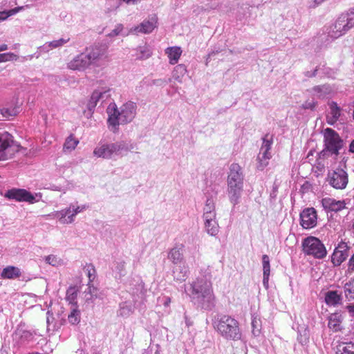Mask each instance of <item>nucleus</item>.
Returning <instances> with one entry per match:
<instances>
[{"mask_svg":"<svg viewBox=\"0 0 354 354\" xmlns=\"http://www.w3.org/2000/svg\"><path fill=\"white\" fill-rule=\"evenodd\" d=\"M136 104L133 102H128L120 107V111L117 109L115 103L110 104L107 108L109 114L108 122L114 130L120 124H127L133 120L136 114Z\"/></svg>","mask_w":354,"mask_h":354,"instance_id":"1","label":"nucleus"},{"mask_svg":"<svg viewBox=\"0 0 354 354\" xmlns=\"http://www.w3.org/2000/svg\"><path fill=\"white\" fill-rule=\"evenodd\" d=\"M243 187V176L241 167L237 163H232L227 176V192L230 201L237 204Z\"/></svg>","mask_w":354,"mask_h":354,"instance_id":"2","label":"nucleus"},{"mask_svg":"<svg viewBox=\"0 0 354 354\" xmlns=\"http://www.w3.org/2000/svg\"><path fill=\"white\" fill-rule=\"evenodd\" d=\"M214 327L227 339L238 340L241 339V333L239 322L230 316H222L215 322Z\"/></svg>","mask_w":354,"mask_h":354,"instance_id":"3","label":"nucleus"},{"mask_svg":"<svg viewBox=\"0 0 354 354\" xmlns=\"http://www.w3.org/2000/svg\"><path fill=\"white\" fill-rule=\"evenodd\" d=\"M19 151V145L7 131L0 132V160L12 158Z\"/></svg>","mask_w":354,"mask_h":354,"instance_id":"4","label":"nucleus"},{"mask_svg":"<svg viewBox=\"0 0 354 354\" xmlns=\"http://www.w3.org/2000/svg\"><path fill=\"white\" fill-rule=\"evenodd\" d=\"M302 248L305 254L316 259H323L327 254L324 245L315 236L304 239L302 241Z\"/></svg>","mask_w":354,"mask_h":354,"instance_id":"5","label":"nucleus"},{"mask_svg":"<svg viewBox=\"0 0 354 354\" xmlns=\"http://www.w3.org/2000/svg\"><path fill=\"white\" fill-rule=\"evenodd\" d=\"M192 293L197 295L198 297H201L208 302L212 301L215 299L212 281L205 278L197 279L193 283Z\"/></svg>","mask_w":354,"mask_h":354,"instance_id":"6","label":"nucleus"},{"mask_svg":"<svg viewBox=\"0 0 354 354\" xmlns=\"http://www.w3.org/2000/svg\"><path fill=\"white\" fill-rule=\"evenodd\" d=\"M326 181L335 189H344L348 183V175L346 170L338 167L328 171Z\"/></svg>","mask_w":354,"mask_h":354,"instance_id":"7","label":"nucleus"},{"mask_svg":"<svg viewBox=\"0 0 354 354\" xmlns=\"http://www.w3.org/2000/svg\"><path fill=\"white\" fill-rule=\"evenodd\" d=\"M324 142L326 149L335 155L338 154L339 150L342 147V140L339 134L330 128L324 130Z\"/></svg>","mask_w":354,"mask_h":354,"instance_id":"8","label":"nucleus"},{"mask_svg":"<svg viewBox=\"0 0 354 354\" xmlns=\"http://www.w3.org/2000/svg\"><path fill=\"white\" fill-rule=\"evenodd\" d=\"M272 144V137L266 134L263 138V144L260 149L259 154L257 157V168L263 170L269 163V160L272 156L270 152Z\"/></svg>","mask_w":354,"mask_h":354,"instance_id":"9","label":"nucleus"},{"mask_svg":"<svg viewBox=\"0 0 354 354\" xmlns=\"http://www.w3.org/2000/svg\"><path fill=\"white\" fill-rule=\"evenodd\" d=\"M353 22L352 19H348V15L342 14L335 21L333 30L330 32V36L333 38H337L345 34L353 26Z\"/></svg>","mask_w":354,"mask_h":354,"instance_id":"10","label":"nucleus"},{"mask_svg":"<svg viewBox=\"0 0 354 354\" xmlns=\"http://www.w3.org/2000/svg\"><path fill=\"white\" fill-rule=\"evenodd\" d=\"M86 54L91 65H98L99 62L107 58V48L105 46H93L86 48Z\"/></svg>","mask_w":354,"mask_h":354,"instance_id":"11","label":"nucleus"},{"mask_svg":"<svg viewBox=\"0 0 354 354\" xmlns=\"http://www.w3.org/2000/svg\"><path fill=\"white\" fill-rule=\"evenodd\" d=\"M5 197L8 199L15 200L19 202H28L34 203L35 197L28 191L24 189L12 188L5 194Z\"/></svg>","mask_w":354,"mask_h":354,"instance_id":"12","label":"nucleus"},{"mask_svg":"<svg viewBox=\"0 0 354 354\" xmlns=\"http://www.w3.org/2000/svg\"><path fill=\"white\" fill-rule=\"evenodd\" d=\"M300 224L304 229H311L317 225V214L313 207L304 209L300 214Z\"/></svg>","mask_w":354,"mask_h":354,"instance_id":"13","label":"nucleus"},{"mask_svg":"<svg viewBox=\"0 0 354 354\" xmlns=\"http://www.w3.org/2000/svg\"><path fill=\"white\" fill-rule=\"evenodd\" d=\"M85 207H77L73 209L71 207L56 212L55 217L57 218L62 224H69L74 221L75 216L82 212Z\"/></svg>","mask_w":354,"mask_h":354,"instance_id":"14","label":"nucleus"},{"mask_svg":"<svg viewBox=\"0 0 354 354\" xmlns=\"http://www.w3.org/2000/svg\"><path fill=\"white\" fill-rule=\"evenodd\" d=\"M215 206L214 201L212 198H207L204 207L203 217L207 221V225L212 224V228L209 230L212 234L217 231V223L215 221Z\"/></svg>","mask_w":354,"mask_h":354,"instance_id":"15","label":"nucleus"},{"mask_svg":"<svg viewBox=\"0 0 354 354\" xmlns=\"http://www.w3.org/2000/svg\"><path fill=\"white\" fill-rule=\"evenodd\" d=\"M322 206L326 212H339L346 209V200H336L334 198L325 197L321 201Z\"/></svg>","mask_w":354,"mask_h":354,"instance_id":"16","label":"nucleus"},{"mask_svg":"<svg viewBox=\"0 0 354 354\" xmlns=\"http://www.w3.org/2000/svg\"><path fill=\"white\" fill-rule=\"evenodd\" d=\"M121 149L120 145L116 143L104 144L97 147L93 153L98 158H109L111 156L120 151Z\"/></svg>","mask_w":354,"mask_h":354,"instance_id":"17","label":"nucleus"},{"mask_svg":"<svg viewBox=\"0 0 354 354\" xmlns=\"http://www.w3.org/2000/svg\"><path fill=\"white\" fill-rule=\"evenodd\" d=\"M348 249L349 248L346 243H340L332 254V263L335 266H339L348 257Z\"/></svg>","mask_w":354,"mask_h":354,"instance_id":"18","label":"nucleus"},{"mask_svg":"<svg viewBox=\"0 0 354 354\" xmlns=\"http://www.w3.org/2000/svg\"><path fill=\"white\" fill-rule=\"evenodd\" d=\"M90 61L86 53H82L76 56L68 64V67L71 70L83 71L90 66Z\"/></svg>","mask_w":354,"mask_h":354,"instance_id":"19","label":"nucleus"},{"mask_svg":"<svg viewBox=\"0 0 354 354\" xmlns=\"http://www.w3.org/2000/svg\"><path fill=\"white\" fill-rule=\"evenodd\" d=\"M157 18L152 17L150 20H145L140 26L134 28L136 32H142L145 34L151 32L156 27Z\"/></svg>","mask_w":354,"mask_h":354,"instance_id":"20","label":"nucleus"},{"mask_svg":"<svg viewBox=\"0 0 354 354\" xmlns=\"http://www.w3.org/2000/svg\"><path fill=\"white\" fill-rule=\"evenodd\" d=\"M341 115V109L337 104L332 102L330 104V112L326 115V122L328 124L333 125L339 120Z\"/></svg>","mask_w":354,"mask_h":354,"instance_id":"21","label":"nucleus"},{"mask_svg":"<svg viewBox=\"0 0 354 354\" xmlns=\"http://www.w3.org/2000/svg\"><path fill=\"white\" fill-rule=\"evenodd\" d=\"M18 113L19 107L14 103L0 104V113L3 118L9 119L10 117L16 116Z\"/></svg>","mask_w":354,"mask_h":354,"instance_id":"22","label":"nucleus"},{"mask_svg":"<svg viewBox=\"0 0 354 354\" xmlns=\"http://www.w3.org/2000/svg\"><path fill=\"white\" fill-rule=\"evenodd\" d=\"M342 317L338 313L331 314L328 317V328L333 332H338L342 330Z\"/></svg>","mask_w":354,"mask_h":354,"instance_id":"23","label":"nucleus"},{"mask_svg":"<svg viewBox=\"0 0 354 354\" xmlns=\"http://www.w3.org/2000/svg\"><path fill=\"white\" fill-rule=\"evenodd\" d=\"M182 53L183 51L179 46L168 47L165 49V54L169 58V62L172 65L177 64Z\"/></svg>","mask_w":354,"mask_h":354,"instance_id":"24","label":"nucleus"},{"mask_svg":"<svg viewBox=\"0 0 354 354\" xmlns=\"http://www.w3.org/2000/svg\"><path fill=\"white\" fill-rule=\"evenodd\" d=\"M183 245H180L179 248H171L168 253V259H170L173 263L178 264L183 261Z\"/></svg>","mask_w":354,"mask_h":354,"instance_id":"25","label":"nucleus"},{"mask_svg":"<svg viewBox=\"0 0 354 354\" xmlns=\"http://www.w3.org/2000/svg\"><path fill=\"white\" fill-rule=\"evenodd\" d=\"M1 276L3 279H15L21 276V272L17 267L7 266L2 270Z\"/></svg>","mask_w":354,"mask_h":354,"instance_id":"26","label":"nucleus"},{"mask_svg":"<svg viewBox=\"0 0 354 354\" xmlns=\"http://www.w3.org/2000/svg\"><path fill=\"white\" fill-rule=\"evenodd\" d=\"M78 144L79 140L77 139L73 134H71L66 138L64 143L63 151L64 153H70L75 150Z\"/></svg>","mask_w":354,"mask_h":354,"instance_id":"27","label":"nucleus"},{"mask_svg":"<svg viewBox=\"0 0 354 354\" xmlns=\"http://www.w3.org/2000/svg\"><path fill=\"white\" fill-rule=\"evenodd\" d=\"M335 354H354V343L341 342L336 346Z\"/></svg>","mask_w":354,"mask_h":354,"instance_id":"28","label":"nucleus"},{"mask_svg":"<svg viewBox=\"0 0 354 354\" xmlns=\"http://www.w3.org/2000/svg\"><path fill=\"white\" fill-rule=\"evenodd\" d=\"M263 270V282L265 286H268L269 276L270 273V266L269 257L267 254H263L262 257Z\"/></svg>","mask_w":354,"mask_h":354,"instance_id":"29","label":"nucleus"},{"mask_svg":"<svg viewBox=\"0 0 354 354\" xmlns=\"http://www.w3.org/2000/svg\"><path fill=\"white\" fill-rule=\"evenodd\" d=\"M78 290L75 286H71L66 290V299L71 305V307H77V297Z\"/></svg>","mask_w":354,"mask_h":354,"instance_id":"30","label":"nucleus"},{"mask_svg":"<svg viewBox=\"0 0 354 354\" xmlns=\"http://www.w3.org/2000/svg\"><path fill=\"white\" fill-rule=\"evenodd\" d=\"M341 301V297L336 291H329L326 294L325 301L328 305L335 306Z\"/></svg>","mask_w":354,"mask_h":354,"instance_id":"31","label":"nucleus"},{"mask_svg":"<svg viewBox=\"0 0 354 354\" xmlns=\"http://www.w3.org/2000/svg\"><path fill=\"white\" fill-rule=\"evenodd\" d=\"M344 295L348 300L354 299V277L344 286Z\"/></svg>","mask_w":354,"mask_h":354,"instance_id":"32","label":"nucleus"},{"mask_svg":"<svg viewBox=\"0 0 354 354\" xmlns=\"http://www.w3.org/2000/svg\"><path fill=\"white\" fill-rule=\"evenodd\" d=\"M85 269L87 272V276L88 278V289H89V291L91 292V287H93V286L91 285V283L95 280V279L96 277V270H95V267L91 263L87 264L85 266Z\"/></svg>","mask_w":354,"mask_h":354,"instance_id":"33","label":"nucleus"},{"mask_svg":"<svg viewBox=\"0 0 354 354\" xmlns=\"http://www.w3.org/2000/svg\"><path fill=\"white\" fill-rule=\"evenodd\" d=\"M252 333L257 337L260 335L261 331V320L257 317H254L252 320Z\"/></svg>","mask_w":354,"mask_h":354,"instance_id":"34","label":"nucleus"},{"mask_svg":"<svg viewBox=\"0 0 354 354\" xmlns=\"http://www.w3.org/2000/svg\"><path fill=\"white\" fill-rule=\"evenodd\" d=\"M186 68L183 64H178L177 65L173 71V77L180 82L181 77L186 73Z\"/></svg>","mask_w":354,"mask_h":354,"instance_id":"35","label":"nucleus"},{"mask_svg":"<svg viewBox=\"0 0 354 354\" xmlns=\"http://www.w3.org/2000/svg\"><path fill=\"white\" fill-rule=\"evenodd\" d=\"M77 307H71V312L68 316V322L73 324H77L80 320V312L77 309Z\"/></svg>","mask_w":354,"mask_h":354,"instance_id":"36","label":"nucleus"},{"mask_svg":"<svg viewBox=\"0 0 354 354\" xmlns=\"http://www.w3.org/2000/svg\"><path fill=\"white\" fill-rule=\"evenodd\" d=\"M151 50L147 47H140L138 49V57L140 59H145L151 57Z\"/></svg>","mask_w":354,"mask_h":354,"instance_id":"37","label":"nucleus"},{"mask_svg":"<svg viewBox=\"0 0 354 354\" xmlns=\"http://www.w3.org/2000/svg\"><path fill=\"white\" fill-rule=\"evenodd\" d=\"M68 41H69V38H67V39L62 38V39H59L57 40H54L53 41L49 42L48 46L49 47H50L51 48H58V47L63 46L64 44H66Z\"/></svg>","mask_w":354,"mask_h":354,"instance_id":"38","label":"nucleus"},{"mask_svg":"<svg viewBox=\"0 0 354 354\" xmlns=\"http://www.w3.org/2000/svg\"><path fill=\"white\" fill-rule=\"evenodd\" d=\"M15 57V54L10 53L0 54V63L10 61Z\"/></svg>","mask_w":354,"mask_h":354,"instance_id":"39","label":"nucleus"},{"mask_svg":"<svg viewBox=\"0 0 354 354\" xmlns=\"http://www.w3.org/2000/svg\"><path fill=\"white\" fill-rule=\"evenodd\" d=\"M46 261L48 263H49V264H50V265H52L53 266L57 265V263L59 262L57 257L55 256V255H52V254L51 255H48V256H47L46 257Z\"/></svg>","mask_w":354,"mask_h":354,"instance_id":"40","label":"nucleus"},{"mask_svg":"<svg viewBox=\"0 0 354 354\" xmlns=\"http://www.w3.org/2000/svg\"><path fill=\"white\" fill-rule=\"evenodd\" d=\"M205 229H206L207 232L209 234L212 235V236L216 235L218 234V230H219L218 225L217 224V231L214 234H212L209 230L212 228V224H209V225H207V220H205Z\"/></svg>","mask_w":354,"mask_h":354,"instance_id":"41","label":"nucleus"},{"mask_svg":"<svg viewBox=\"0 0 354 354\" xmlns=\"http://www.w3.org/2000/svg\"><path fill=\"white\" fill-rule=\"evenodd\" d=\"M348 270L350 272H354V253L352 254L348 263Z\"/></svg>","mask_w":354,"mask_h":354,"instance_id":"42","label":"nucleus"},{"mask_svg":"<svg viewBox=\"0 0 354 354\" xmlns=\"http://www.w3.org/2000/svg\"><path fill=\"white\" fill-rule=\"evenodd\" d=\"M346 15H348V19H352L353 21V26H354V7L351 8L348 11V12L346 13Z\"/></svg>","mask_w":354,"mask_h":354,"instance_id":"43","label":"nucleus"},{"mask_svg":"<svg viewBox=\"0 0 354 354\" xmlns=\"http://www.w3.org/2000/svg\"><path fill=\"white\" fill-rule=\"evenodd\" d=\"M122 25L119 24L115 30H113V35H118L122 30Z\"/></svg>","mask_w":354,"mask_h":354,"instance_id":"44","label":"nucleus"},{"mask_svg":"<svg viewBox=\"0 0 354 354\" xmlns=\"http://www.w3.org/2000/svg\"><path fill=\"white\" fill-rule=\"evenodd\" d=\"M346 309L351 316H354V304L346 306Z\"/></svg>","mask_w":354,"mask_h":354,"instance_id":"45","label":"nucleus"},{"mask_svg":"<svg viewBox=\"0 0 354 354\" xmlns=\"http://www.w3.org/2000/svg\"><path fill=\"white\" fill-rule=\"evenodd\" d=\"M101 95H102L101 93L95 91V92L93 93L91 98L92 99H95L96 100H97L100 97Z\"/></svg>","mask_w":354,"mask_h":354,"instance_id":"46","label":"nucleus"},{"mask_svg":"<svg viewBox=\"0 0 354 354\" xmlns=\"http://www.w3.org/2000/svg\"><path fill=\"white\" fill-rule=\"evenodd\" d=\"M349 150L354 153V140L350 144Z\"/></svg>","mask_w":354,"mask_h":354,"instance_id":"47","label":"nucleus"},{"mask_svg":"<svg viewBox=\"0 0 354 354\" xmlns=\"http://www.w3.org/2000/svg\"><path fill=\"white\" fill-rule=\"evenodd\" d=\"M8 49V46L6 44L0 45V51H4Z\"/></svg>","mask_w":354,"mask_h":354,"instance_id":"48","label":"nucleus"},{"mask_svg":"<svg viewBox=\"0 0 354 354\" xmlns=\"http://www.w3.org/2000/svg\"><path fill=\"white\" fill-rule=\"evenodd\" d=\"M170 303H171V298L170 297H167L166 298V301H165V302L164 304V306H168Z\"/></svg>","mask_w":354,"mask_h":354,"instance_id":"49","label":"nucleus"},{"mask_svg":"<svg viewBox=\"0 0 354 354\" xmlns=\"http://www.w3.org/2000/svg\"><path fill=\"white\" fill-rule=\"evenodd\" d=\"M315 106V103L313 102L312 104H309L308 106L306 105L305 108H313Z\"/></svg>","mask_w":354,"mask_h":354,"instance_id":"50","label":"nucleus"},{"mask_svg":"<svg viewBox=\"0 0 354 354\" xmlns=\"http://www.w3.org/2000/svg\"><path fill=\"white\" fill-rule=\"evenodd\" d=\"M324 0H315V5H318L319 3H321L322 2H323Z\"/></svg>","mask_w":354,"mask_h":354,"instance_id":"51","label":"nucleus"},{"mask_svg":"<svg viewBox=\"0 0 354 354\" xmlns=\"http://www.w3.org/2000/svg\"><path fill=\"white\" fill-rule=\"evenodd\" d=\"M11 14H9V15H6L5 17H1V19H5L6 18H7L8 16H10Z\"/></svg>","mask_w":354,"mask_h":354,"instance_id":"52","label":"nucleus"},{"mask_svg":"<svg viewBox=\"0 0 354 354\" xmlns=\"http://www.w3.org/2000/svg\"><path fill=\"white\" fill-rule=\"evenodd\" d=\"M176 280H179V281H180V280H185V279H184L183 278V279H180V278H178V277H177V278H176Z\"/></svg>","mask_w":354,"mask_h":354,"instance_id":"53","label":"nucleus"},{"mask_svg":"<svg viewBox=\"0 0 354 354\" xmlns=\"http://www.w3.org/2000/svg\"><path fill=\"white\" fill-rule=\"evenodd\" d=\"M3 71V68H0V73Z\"/></svg>","mask_w":354,"mask_h":354,"instance_id":"54","label":"nucleus"},{"mask_svg":"<svg viewBox=\"0 0 354 354\" xmlns=\"http://www.w3.org/2000/svg\"><path fill=\"white\" fill-rule=\"evenodd\" d=\"M353 229L354 230V222L353 223Z\"/></svg>","mask_w":354,"mask_h":354,"instance_id":"55","label":"nucleus"}]
</instances>
